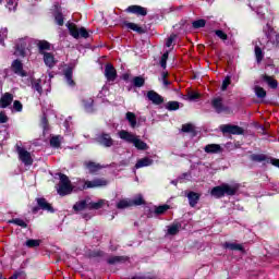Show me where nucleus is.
<instances>
[{
	"label": "nucleus",
	"mask_w": 279,
	"mask_h": 279,
	"mask_svg": "<svg viewBox=\"0 0 279 279\" xmlns=\"http://www.w3.org/2000/svg\"><path fill=\"white\" fill-rule=\"evenodd\" d=\"M118 136L122 141H125L126 143H131L132 145H134V147L136 149H138L140 151H147V149H149V146L147 145V143L140 140V137L136 134L132 133V132L121 130L118 133Z\"/></svg>",
	"instance_id": "f257e3e1"
},
{
	"label": "nucleus",
	"mask_w": 279,
	"mask_h": 279,
	"mask_svg": "<svg viewBox=\"0 0 279 279\" xmlns=\"http://www.w3.org/2000/svg\"><path fill=\"white\" fill-rule=\"evenodd\" d=\"M238 191L239 186L223 183L221 185L213 187L210 191V195L213 197H216V199H221V197H225L226 195H236Z\"/></svg>",
	"instance_id": "f03ea898"
},
{
	"label": "nucleus",
	"mask_w": 279,
	"mask_h": 279,
	"mask_svg": "<svg viewBox=\"0 0 279 279\" xmlns=\"http://www.w3.org/2000/svg\"><path fill=\"white\" fill-rule=\"evenodd\" d=\"M32 52V39L29 37L21 38L16 41L14 56L25 58Z\"/></svg>",
	"instance_id": "7ed1b4c3"
},
{
	"label": "nucleus",
	"mask_w": 279,
	"mask_h": 279,
	"mask_svg": "<svg viewBox=\"0 0 279 279\" xmlns=\"http://www.w3.org/2000/svg\"><path fill=\"white\" fill-rule=\"evenodd\" d=\"M60 181L57 187V192L61 197H64V195H71L73 193L75 185L71 184V180H69V177L66 174H59Z\"/></svg>",
	"instance_id": "20e7f679"
},
{
	"label": "nucleus",
	"mask_w": 279,
	"mask_h": 279,
	"mask_svg": "<svg viewBox=\"0 0 279 279\" xmlns=\"http://www.w3.org/2000/svg\"><path fill=\"white\" fill-rule=\"evenodd\" d=\"M16 153L21 162H23L25 167H32V165H34V158H32V153L27 151V149H25L24 147L19 146V144L16 145Z\"/></svg>",
	"instance_id": "39448f33"
},
{
	"label": "nucleus",
	"mask_w": 279,
	"mask_h": 279,
	"mask_svg": "<svg viewBox=\"0 0 279 279\" xmlns=\"http://www.w3.org/2000/svg\"><path fill=\"white\" fill-rule=\"evenodd\" d=\"M69 32L73 38H88V31L86 28H77V25L70 23L68 24Z\"/></svg>",
	"instance_id": "423d86ee"
},
{
	"label": "nucleus",
	"mask_w": 279,
	"mask_h": 279,
	"mask_svg": "<svg viewBox=\"0 0 279 279\" xmlns=\"http://www.w3.org/2000/svg\"><path fill=\"white\" fill-rule=\"evenodd\" d=\"M220 132H222V134L241 135L243 134V129L239 125L223 124L220 126Z\"/></svg>",
	"instance_id": "0eeeda50"
},
{
	"label": "nucleus",
	"mask_w": 279,
	"mask_h": 279,
	"mask_svg": "<svg viewBox=\"0 0 279 279\" xmlns=\"http://www.w3.org/2000/svg\"><path fill=\"white\" fill-rule=\"evenodd\" d=\"M252 160H254L255 162H265V160H267V162H270V165H272L274 167H278L279 169V159L267 158V155L265 154L253 155Z\"/></svg>",
	"instance_id": "6e6552de"
},
{
	"label": "nucleus",
	"mask_w": 279,
	"mask_h": 279,
	"mask_svg": "<svg viewBox=\"0 0 279 279\" xmlns=\"http://www.w3.org/2000/svg\"><path fill=\"white\" fill-rule=\"evenodd\" d=\"M11 70L15 75H20V77H27V72L23 70V62L21 60L16 59L11 64Z\"/></svg>",
	"instance_id": "1a4fd4ad"
},
{
	"label": "nucleus",
	"mask_w": 279,
	"mask_h": 279,
	"mask_svg": "<svg viewBox=\"0 0 279 279\" xmlns=\"http://www.w3.org/2000/svg\"><path fill=\"white\" fill-rule=\"evenodd\" d=\"M97 142L104 147H112L114 145V140L108 133H101L97 136Z\"/></svg>",
	"instance_id": "9d476101"
},
{
	"label": "nucleus",
	"mask_w": 279,
	"mask_h": 279,
	"mask_svg": "<svg viewBox=\"0 0 279 279\" xmlns=\"http://www.w3.org/2000/svg\"><path fill=\"white\" fill-rule=\"evenodd\" d=\"M147 99L151 101L155 106H160L165 104V98L160 96V94L156 93L155 90H149L147 93Z\"/></svg>",
	"instance_id": "9b49d317"
},
{
	"label": "nucleus",
	"mask_w": 279,
	"mask_h": 279,
	"mask_svg": "<svg viewBox=\"0 0 279 279\" xmlns=\"http://www.w3.org/2000/svg\"><path fill=\"white\" fill-rule=\"evenodd\" d=\"M211 106L216 110V112L221 113L226 112L228 110V107L223 105V98L222 97H216L211 100Z\"/></svg>",
	"instance_id": "f8f14e48"
},
{
	"label": "nucleus",
	"mask_w": 279,
	"mask_h": 279,
	"mask_svg": "<svg viewBox=\"0 0 279 279\" xmlns=\"http://www.w3.org/2000/svg\"><path fill=\"white\" fill-rule=\"evenodd\" d=\"M130 14H136V16H147V8L141 5H130L126 9Z\"/></svg>",
	"instance_id": "ddd939ff"
},
{
	"label": "nucleus",
	"mask_w": 279,
	"mask_h": 279,
	"mask_svg": "<svg viewBox=\"0 0 279 279\" xmlns=\"http://www.w3.org/2000/svg\"><path fill=\"white\" fill-rule=\"evenodd\" d=\"M105 76L108 82H114V80H117V69H114L113 64L108 63L105 66Z\"/></svg>",
	"instance_id": "4468645a"
},
{
	"label": "nucleus",
	"mask_w": 279,
	"mask_h": 279,
	"mask_svg": "<svg viewBox=\"0 0 279 279\" xmlns=\"http://www.w3.org/2000/svg\"><path fill=\"white\" fill-rule=\"evenodd\" d=\"M14 101V95L4 93L0 98V108H8Z\"/></svg>",
	"instance_id": "2eb2a0df"
},
{
	"label": "nucleus",
	"mask_w": 279,
	"mask_h": 279,
	"mask_svg": "<svg viewBox=\"0 0 279 279\" xmlns=\"http://www.w3.org/2000/svg\"><path fill=\"white\" fill-rule=\"evenodd\" d=\"M87 186L89 189H98L99 186H108V180L104 178H97L94 179L93 181H87Z\"/></svg>",
	"instance_id": "dca6fc26"
},
{
	"label": "nucleus",
	"mask_w": 279,
	"mask_h": 279,
	"mask_svg": "<svg viewBox=\"0 0 279 279\" xmlns=\"http://www.w3.org/2000/svg\"><path fill=\"white\" fill-rule=\"evenodd\" d=\"M84 167L89 171V173H97V171H101V169H104V166L95 161H85Z\"/></svg>",
	"instance_id": "f3484780"
},
{
	"label": "nucleus",
	"mask_w": 279,
	"mask_h": 279,
	"mask_svg": "<svg viewBox=\"0 0 279 279\" xmlns=\"http://www.w3.org/2000/svg\"><path fill=\"white\" fill-rule=\"evenodd\" d=\"M205 154H221L223 148L219 144H208L204 147Z\"/></svg>",
	"instance_id": "a211bd4d"
},
{
	"label": "nucleus",
	"mask_w": 279,
	"mask_h": 279,
	"mask_svg": "<svg viewBox=\"0 0 279 279\" xmlns=\"http://www.w3.org/2000/svg\"><path fill=\"white\" fill-rule=\"evenodd\" d=\"M36 202L41 210H47L48 213H53V207L51 206V204H49V202H47L46 198H43V197L37 198Z\"/></svg>",
	"instance_id": "6ab92c4d"
},
{
	"label": "nucleus",
	"mask_w": 279,
	"mask_h": 279,
	"mask_svg": "<svg viewBox=\"0 0 279 279\" xmlns=\"http://www.w3.org/2000/svg\"><path fill=\"white\" fill-rule=\"evenodd\" d=\"M124 27H126V29H131L132 32H136L137 34H145V28L141 27L136 23L124 22Z\"/></svg>",
	"instance_id": "aec40b11"
},
{
	"label": "nucleus",
	"mask_w": 279,
	"mask_h": 279,
	"mask_svg": "<svg viewBox=\"0 0 279 279\" xmlns=\"http://www.w3.org/2000/svg\"><path fill=\"white\" fill-rule=\"evenodd\" d=\"M44 62L46 66H49V69H53L56 66V57H53V53L46 52L44 53Z\"/></svg>",
	"instance_id": "412c9836"
},
{
	"label": "nucleus",
	"mask_w": 279,
	"mask_h": 279,
	"mask_svg": "<svg viewBox=\"0 0 279 279\" xmlns=\"http://www.w3.org/2000/svg\"><path fill=\"white\" fill-rule=\"evenodd\" d=\"M150 165H154V160L149 157H145L137 160L135 163V169H143V167H150Z\"/></svg>",
	"instance_id": "4be33fe9"
},
{
	"label": "nucleus",
	"mask_w": 279,
	"mask_h": 279,
	"mask_svg": "<svg viewBox=\"0 0 279 279\" xmlns=\"http://www.w3.org/2000/svg\"><path fill=\"white\" fill-rule=\"evenodd\" d=\"M199 197H202V195L199 193L190 192L187 194V199H189L190 206L192 208H195V206H197V202H199Z\"/></svg>",
	"instance_id": "5701e85b"
},
{
	"label": "nucleus",
	"mask_w": 279,
	"mask_h": 279,
	"mask_svg": "<svg viewBox=\"0 0 279 279\" xmlns=\"http://www.w3.org/2000/svg\"><path fill=\"white\" fill-rule=\"evenodd\" d=\"M72 186H75L74 192L86 191V189H90L88 186V181L84 179H78L77 182H75Z\"/></svg>",
	"instance_id": "b1692460"
},
{
	"label": "nucleus",
	"mask_w": 279,
	"mask_h": 279,
	"mask_svg": "<svg viewBox=\"0 0 279 279\" xmlns=\"http://www.w3.org/2000/svg\"><path fill=\"white\" fill-rule=\"evenodd\" d=\"M37 47L39 49V53H41V56H45V53H47L46 51H49L51 49V44H49V41L47 40H40L37 43Z\"/></svg>",
	"instance_id": "393cba45"
},
{
	"label": "nucleus",
	"mask_w": 279,
	"mask_h": 279,
	"mask_svg": "<svg viewBox=\"0 0 279 279\" xmlns=\"http://www.w3.org/2000/svg\"><path fill=\"white\" fill-rule=\"evenodd\" d=\"M104 206H106V201L105 199H100L97 203H89L87 205L89 210H99V208H104Z\"/></svg>",
	"instance_id": "a878e982"
},
{
	"label": "nucleus",
	"mask_w": 279,
	"mask_h": 279,
	"mask_svg": "<svg viewBox=\"0 0 279 279\" xmlns=\"http://www.w3.org/2000/svg\"><path fill=\"white\" fill-rule=\"evenodd\" d=\"M223 247L226 248V250H232V251H239V252H243V245H241V244H236V243H230V242H226L225 244H223Z\"/></svg>",
	"instance_id": "bb28decb"
},
{
	"label": "nucleus",
	"mask_w": 279,
	"mask_h": 279,
	"mask_svg": "<svg viewBox=\"0 0 279 279\" xmlns=\"http://www.w3.org/2000/svg\"><path fill=\"white\" fill-rule=\"evenodd\" d=\"M133 206L132 199L130 198H124L121 199L118 204H117V208L119 209H123V208H130Z\"/></svg>",
	"instance_id": "cd10ccee"
},
{
	"label": "nucleus",
	"mask_w": 279,
	"mask_h": 279,
	"mask_svg": "<svg viewBox=\"0 0 279 279\" xmlns=\"http://www.w3.org/2000/svg\"><path fill=\"white\" fill-rule=\"evenodd\" d=\"M126 121H129L131 128H136V114L134 112H126Z\"/></svg>",
	"instance_id": "c85d7f7f"
},
{
	"label": "nucleus",
	"mask_w": 279,
	"mask_h": 279,
	"mask_svg": "<svg viewBox=\"0 0 279 279\" xmlns=\"http://www.w3.org/2000/svg\"><path fill=\"white\" fill-rule=\"evenodd\" d=\"M264 81L270 88H278V81H276L274 77L265 75Z\"/></svg>",
	"instance_id": "c756f323"
},
{
	"label": "nucleus",
	"mask_w": 279,
	"mask_h": 279,
	"mask_svg": "<svg viewBox=\"0 0 279 279\" xmlns=\"http://www.w3.org/2000/svg\"><path fill=\"white\" fill-rule=\"evenodd\" d=\"M133 85L136 88H141V87L145 86V78L143 76L133 77Z\"/></svg>",
	"instance_id": "7c9ffc66"
},
{
	"label": "nucleus",
	"mask_w": 279,
	"mask_h": 279,
	"mask_svg": "<svg viewBox=\"0 0 279 279\" xmlns=\"http://www.w3.org/2000/svg\"><path fill=\"white\" fill-rule=\"evenodd\" d=\"M85 208H88V204H86V201H80L73 206V209L76 213H80V210H85Z\"/></svg>",
	"instance_id": "2f4dec72"
},
{
	"label": "nucleus",
	"mask_w": 279,
	"mask_h": 279,
	"mask_svg": "<svg viewBox=\"0 0 279 279\" xmlns=\"http://www.w3.org/2000/svg\"><path fill=\"white\" fill-rule=\"evenodd\" d=\"M61 144H62V137H61L60 135H58V136H52V137L50 138V145H51V147L58 148V147H60Z\"/></svg>",
	"instance_id": "473e14b6"
},
{
	"label": "nucleus",
	"mask_w": 279,
	"mask_h": 279,
	"mask_svg": "<svg viewBox=\"0 0 279 279\" xmlns=\"http://www.w3.org/2000/svg\"><path fill=\"white\" fill-rule=\"evenodd\" d=\"M9 223H14L15 226H20V228H27V222L21 218L11 219Z\"/></svg>",
	"instance_id": "72a5a7b5"
},
{
	"label": "nucleus",
	"mask_w": 279,
	"mask_h": 279,
	"mask_svg": "<svg viewBox=\"0 0 279 279\" xmlns=\"http://www.w3.org/2000/svg\"><path fill=\"white\" fill-rule=\"evenodd\" d=\"M41 81L40 80H34L32 82V86L34 90H37L39 95H43V85H40Z\"/></svg>",
	"instance_id": "f704fd0d"
},
{
	"label": "nucleus",
	"mask_w": 279,
	"mask_h": 279,
	"mask_svg": "<svg viewBox=\"0 0 279 279\" xmlns=\"http://www.w3.org/2000/svg\"><path fill=\"white\" fill-rule=\"evenodd\" d=\"M65 80L69 86H75V81H73V71L68 70L65 72Z\"/></svg>",
	"instance_id": "c9c22d12"
},
{
	"label": "nucleus",
	"mask_w": 279,
	"mask_h": 279,
	"mask_svg": "<svg viewBox=\"0 0 279 279\" xmlns=\"http://www.w3.org/2000/svg\"><path fill=\"white\" fill-rule=\"evenodd\" d=\"M133 206H143L145 205V199L143 195H137L134 199H131Z\"/></svg>",
	"instance_id": "e433bc0d"
},
{
	"label": "nucleus",
	"mask_w": 279,
	"mask_h": 279,
	"mask_svg": "<svg viewBox=\"0 0 279 279\" xmlns=\"http://www.w3.org/2000/svg\"><path fill=\"white\" fill-rule=\"evenodd\" d=\"M169 205H160L158 207L155 208V214L156 215H165V213H167V210H169Z\"/></svg>",
	"instance_id": "4c0bfd02"
},
{
	"label": "nucleus",
	"mask_w": 279,
	"mask_h": 279,
	"mask_svg": "<svg viewBox=\"0 0 279 279\" xmlns=\"http://www.w3.org/2000/svg\"><path fill=\"white\" fill-rule=\"evenodd\" d=\"M181 225H172L168 228V234H171L172 236L178 234L180 232Z\"/></svg>",
	"instance_id": "58836bf2"
},
{
	"label": "nucleus",
	"mask_w": 279,
	"mask_h": 279,
	"mask_svg": "<svg viewBox=\"0 0 279 279\" xmlns=\"http://www.w3.org/2000/svg\"><path fill=\"white\" fill-rule=\"evenodd\" d=\"M167 110H179L180 109V102L178 101H169L166 105Z\"/></svg>",
	"instance_id": "ea45409f"
},
{
	"label": "nucleus",
	"mask_w": 279,
	"mask_h": 279,
	"mask_svg": "<svg viewBox=\"0 0 279 279\" xmlns=\"http://www.w3.org/2000/svg\"><path fill=\"white\" fill-rule=\"evenodd\" d=\"M194 29H199L202 27H206V20H197L192 23Z\"/></svg>",
	"instance_id": "a19ab883"
},
{
	"label": "nucleus",
	"mask_w": 279,
	"mask_h": 279,
	"mask_svg": "<svg viewBox=\"0 0 279 279\" xmlns=\"http://www.w3.org/2000/svg\"><path fill=\"white\" fill-rule=\"evenodd\" d=\"M255 94L257 95V97H259L260 99L265 98L267 96V92H265V89L263 87L256 86L255 87Z\"/></svg>",
	"instance_id": "79ce46f5"
},
{
	"label": "nucleus",
	"mask_w": 279,
	"mask_h": 279,
	"mask_svg": "<svg viewBox=\"0 0 279 279\" xmlns=\"http://www.w3.org/2000/svg\"><path fill=\"white\" fill-rule=\"evenodd\" d=\"M167 60H169V51H166V52L161 56L160 66H161L162 69H167Z\"/></svg>",
	"instance_id": "37998d69"
},
{
	"label": "nucleus",
	"mask_w": 279,
	"mask_h": 279,
	"mask_svg": "<svg viewBox=\"0 0 279 279\" xmlns=\"http://www.w3.org/2000/svg\"><path fill=\"white\" fill-rule=\"evenodd\" d=\"M255 56H256L257 62L263 61V58H264L263 50L258 46L255 47Z\"/></svg>",
	"instance_id": "c03bdc74"
},
{
	"label": "nucleus",
	"mask_w": 279,
	"mask_h": 279,
	"mask_svg": "<svg viewBox=\"0 0 279 279\" xmlns=\"http://www.w3.org/2000/svg\"><path fill=\"white\" fill-rule=\"evenodd\" d=\"M201 95L197 92H189L187 93V99L190 101H195V99H199Z\"/></svg>",
	"instance_id": "a18cd8bd"
},
{
	"label": "nucleus",
	"mask_w": 279,
	"mask_h": 279,
	"mask_svg": "<svg viewBox=\"0 0 279 279\" xmlns=\"http://www.w3.org/2000/svg\"><path fill=\"white\" fill-rule=\"evenodd\" d=\"M54 21L57 24H59L60 26L64 25V16L62 15V13H57L54 15Z\"/></svg>",
	"instance_id": "49530a36"
},
{
	"label": "nucleus",
	"mask_w": 279,
	"mask_h": 279,
	"mask_svg": "<svg viewBox=\"0 0 279 279\" xmlns=\"http://www.w3.org/2000/svg\"><path fill=\"white\" fill-rule=\"evenodd\" d=\"M13 110H15V112H22L23 111V104H21L20 100H14Z\"/></svg>",
	"instance_id": "de8ad7c7"
},
{
	"label": "nucleus",
	"mask_w": 279,
	"mask_h": 279,
	"mask_svg": "<svg viewBox=\"0 0 279 279\" xmlns=\"http://www.w3.org/2000/svg\"><path fill=\"white\" fill-rule=\"evenodd\" d=\"M40 245V240H27L26 246L27 247H38Z\"/></svg>",
	"instance_id": "09e8293b"
},
{
	"label": "nucleus",
	"mask_w": 279,
	"mask_h": 279,
	"mask_svg": "<svg viewBox=\"0 0 279 279\" xmlns=\"http://www.w3.org/2000/svg\"><path fill=\"white\" fill-rule=\"evenodd\" d=\"M93 104H94V100L90 97H87V98L83 99L84 108H87V109L92 108Z\"/></svg>",
	"instance_id": "8fccbe9b"
},
{
	"label": "nucleus",
	"mask_w": 279,
	"mask_h": 279,
	"mask_svg": "<svg viewBox=\"0 0 279 279\" xmlns=\"http://www.w3.org/2000/svg\"><path fill=\"white\" fill-rule=\"evenodd\" d=\"M194 131H195V126H193V124L191 123L182 125V132H194Z\"/></svg>",
	"instance_id": "3c124183"
},
{
	"label": "nucleus",
	"mask_w": 279,
	"mask_h": 279,
	"mask_svg": "<svg viewBox=\"0 0 279 279\" xmlns=\"http://www.w3.org/2000/svg\"><path fill=\"white\" fill-rule=\"evenodd\" d=\"M8 38V28L0 29V43H3Z\"/></svg>",
	"instance_id": "603ef678"
},
{
	"label": "nucleus",
	"mask_w": 279,
	"mask_h": 279,
	"mask_svg": "<svg viewBox=\"0 0 279 279\" xmlns=\"http://www.w3.org/2000/svg\"><path fill=\"white\" fill-rule=\"evenodd\" d=\"M231 84V80L230 76H227L223 82H222V86H221V90H228V86Z\"/></svg>",
	"instance_id": "864d4df0"
},
{
	"label": "nucleus",
	"mask_w": 279,
	"mask_h": 279,
	"mask_svg": "<svg viewBox=\"0 0 279 279\" xmlns=\"http://www.w3.org/2000/svg\"><path fill=\"white\" fill-rule=\"evenodd\" d=\"M7 5L10 11L16 10V0H7Z\"/></svg>",
	"instance_id": "5fc2aeb1"
},
{
	"label": "nucleus",
	"mask_w": 279,
	"mask_h": 279,
	"mask_svg": "<svg viewBox=\"0 0 279 279\" xmlns=\"http://www.w3.org/2000/svg\"><path fill=\"white\" fill-rule=\"evenodd\" d=\"M216 36L221 40H228V35L223 31H216Z\"/></svg>",
	"instance_id": "6e6d98bb"
},
{
	"label": "nucleus",
	"mask_w": 279,
	"mask_h": 279,
	"mask_svg": "<svg viewBox=\"0 0 279 279\" xmlns=\"http://www.w3.org/2000/svg\"><path fill=\"white\" fill-rule=\"evenodd\" d=\"M121 260H123L122 257L114 256V257H110V258L108 259V263H109V265H114V263H121Z\"/></svg>",
	"instance_id": "4d7b16f0"
},
{
	"label": "nucleus",
	"mask_w": 279,
	"mask_h": 279,
	"mask_svg": "<svg viewBox=\"0 0 279 279\" xmlns=\"http://www.w3.org/2000/svg\"><path fill=\"white\" fill-rule=\"evenodd\" d=\"M8 114H5V111L0 112V123H8Z\"/></svg>",
	"instance_id": "13d9d810"
},
{
	"label": "nucleus",
	"mask_w": 279,
	"mask_h": 279,
	"mask_svg": "<svg viewBox=\"0 0 279 279\" xmlns=\"http://www.w3.org/2000/svg\"><path fill=\"white\" fill-rule=\"evenodd\" d=\"M10 279H25V275L23 272H16Z\"/></svg>",
	"instance_id": "bf43d9fd"
},
{
	"label": "nucleus",
	"mask_w": 279,
	"mask_h": 279,
	"mask_svg": "<svg viewBox=\"0 0 279 279\" xmlns=\"http://www.w3.org/2000/svg\"><path fill=\"white\" fill-rule=\"evenodd\" d=\"M173 45V36H170L166 41V47H171Z\"/></svg>",
	"instance_id": "052dcab7"
},
{
	"label": "nucleus",
	"mask_w": 279,
	"mask_h": 279,
	"mask_svg": "<svg viewBox=\"0 0 279 279\" xmlns=\"http://www.w3.org/2000/svg\"><path fill=\"white\" fill-rule=\"evenodd\" d=\"M132 279H156V278L151 276H137V277H133Z\"/></svg>",
	"instance_id": "680f3d73"
},
{
	"label": "nucleus",
	"mask_w": 279,
	"mask_h": 279,
	"mask_svg": "<svg viewBox=\"0 0 279 279\" xmlns=\"http://www.w3.org/2000/svg\"><path fill=\"white\" fill-rule=\"evenodd\" d=\"M162 82L165 86H169L171 84V82H169L167 78H163Z\"/></svg>",
	"instance_id": "e2e57ef3"
},
{
	"label": "nucleus",
	"mask_w": 279,
	"mask_h": 279,
	"mask_svg": "<svg viewBox=\"0 0 279 279\" xmlns=\"http://www.w3.org/2000/svg\"><path fill=\"white\" fill-rule=\"evenodd\" d=\"M169 77V72H162V80H167Z\"/></svg>",
	"instance_id": "0e129e2a"
},
{
	"label": "nucleus",
	"mask_w": 279,
	"mask_h": 279,
	"mask_svg": "<svg viewBox=\"0 0 279 279\" xmlns=\"http://www.w3.org/2000/svg\"><path fill=\"white\" fill-rule=\"evenodd\" d=\"M129 77H130V75H128V74L123 75V80H128Z\"/></svg>",
	"instance_id": "69168bd1"
},
{
	"label": "nucleus",
	"mask_w": 279,
	"mask_h": 279,
	"mask_svg": "<svg viewBox=\"0 0 279 279\" xmlns=\"http://www.w3.org/2000/svg\"><path fill=\"white\" fill-rule=\"evenodd\" d=\"M33 213H38V207H34Z\"/></svg>",
	"instance_id": "338daca9"
},
{
	"label": "nucleus",
	"mask_w": 279,
	"mask_h": 279,
	"mask_svg": "<svg viewBox=\"0 0 279 279\" xmlns=\"http://www.w3.org/2000/svg\"><path fill=\"white\" fill-rule=\"evenodd\" d=\"M276 43H279V35H276Z\"/></svg>",
	"instance_id": "774afa93"
}]
</instances>
